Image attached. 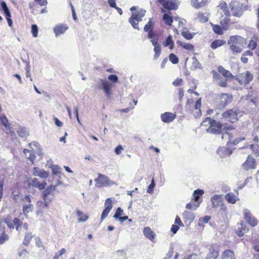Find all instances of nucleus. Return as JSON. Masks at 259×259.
I'll return each mask as SVG.
<instances>
[{"instance_id": "1", "label": "nucleus", "mask_w": 259, "mask_h": 259, "mask_svg": "<svg viewBox=\"0 0 259 259\" xmlns=\"http://www.w3.org/2000/svg\"><path fill=\"white\" fill-rule=\"evenodd\" d=\"M130 10L134 12L132 13L129 18V22L135 29L139 30V23L142 21V18L145 16L146 11L144 9H139L136 6L132 7Z\"/></svg>"}, {"instance_id": "2", "label": "nucleus", "mask_w": 259, "mask_h": 259, "mask_svg": "<svg viewBox=\"0 0 259 259\" xmlns=\"http://www.w3.org/2000/svg\"><path fill=\"white\" fill-rule=\"evenodd\" d=\"M245 41V39L240 36L232 35L230 37L228 44L234 54H239L242 52Z\"/></svg>"}, {"instance_id": "3", "label": "nucleus", "mask_w": 259, "mask_h": 259, "mask_svg": "<svg viewBox=\"0 0 259 259\" xmlns=\"http://www.w3.org/2000/svg\"><path fill=\"white\" fill-rule=\"evenodd\" d=\"M239 109L233 108L227 110L222 114L221 121L224 124H232L238 120Z\"/></svg>"}, {"instance_id": "4", "label": "nucleus", "mask_w": 259, "mask_h": 259, "mask_svg": "<svg viewBox=\"0 0 259 259\" xmlns=\"http://www.w3.org/2000/svg\"><path fill=\"white\" fill-rule=\"evenodd\" d=\"M201 126H207V131L208 133L219 134L221 133L222 130L223 124L221 123L216 122L214 119H211L210 117H206L201 123Z\"/></svg>"}, {"instance_id": "5", "label": "nucleus", "mask_w": 259, "mask_h": 259, "mask_svg": "<svg viewBox=\"0 0 259 259\" xmlns=\"http://www.w3.org/2000/svg\"><path fill=\"white\" fill-rule=\"evenodd\" d=\"M155 22L153 18H149L148 22L144 27V31L147 33V37L152 40L157 38L158 34L154 30Z\"/></svg>"}, {"instance_id": "6", "label": "nucleus", "mask_w": 259, "mask_h": 259, "mask_svg": "<svg viewBox=\"0 0 259 259\" xmlns=\"http://www.w3.org/2000/svg\"><path fill=\"white\" fill-rule=\"evenodd\" d=\"M238 134L236 132H234L233 133L225 132L223 134L222 138H228V141L227 142V143L233 145H236L240 142L245 140V138L238 137Z\"/></svg>"}, {"instance_id": "7", "label": "nucleus", "mask_w": 259, "mask_h": 259, "mask_svg": "<svg viewBox=\"0 0 259 259\" xmlns=\"http://www.w3.org/2000/svg\"><path fill=\"white\" fill-rule=\"evenodd\" d=\"M32 198V197L30 195H27L22 199V201L25 203L23 205L22 211L26 217H27L29 212H32L34 209V206L31 203Z\"/></svg>"}, {"instance_id": "8", "label": "nucleus", "mask_w": 259, "mask_h": 259, "mask_svg": "<svg viewBox=\"0 0 259 259\" xmlns=\"http://www.w3.org/2000/svg\"><path fill=\"white\" fill-rule=\"evenodd\" d=\"M218 71L225 78V80L219 81L218 85L222 87H226L227 86V81L233 79L234 78V76L229 71L225 69L221 66H219L218 67Z\"/></svg>"}, {"instance_id": "9", "label": "nucleus", "mask_w": 259, "mask_h": 259, "mask_svg": "<svg viewBox=\"0 0 259 259\" xmlns=\"http://www.w3.org/2000/svg\"><path fill=\"white\" fill-rule=\"evenodd\" d=\"M233 99L232 95L227 93H222L217 96V101L220 107H225L230 104Z\"/></svg>"}, {"instance_id": "10", "label": "nucleus", "mask_w": 259, "mask_h": 259, "mask_svg": "<svg viewBox=\"0 0 259 259\" xmlns=\"http://www.w3.org/2000/svg\"><path fill=\"white\" fill-rule=\"evenodd\" d=\"M56 186L50 185L43 192L42 198L44 200V206L46 208L48 207L49 203L52 201L53 196L49 198L48 196L53 194L56 190Z\"/></svg>"}, {"instance_id": "11", "label": "nucleus", "mask_w": 259, "mask_h": 259, "mask_svg": "<svg viewBox=\"0 0 259 259\" xmlns=\"http://www.w3.org/2000/svg\"><path fill=\"white\" fill-rule=\"evenodd\" d=\"M220 254V248L216 244L208 246V252L205 259H218Z\"/></svg>"}, {"instance_id": "12", "label": "nucleus", "mask_w": 259, "mask_h": 259, "mask_svg": "<svg viewBox=\"0 0 259 259\" xmlns=\"http://www.w3.org/2000/svg\"><path fill=\"white\" fill-rule=\"evenodd\" d=\"M100 81L101 84H97L96 88L98 89H103L105 95L108 98H110L112 96V84L106 80L101 79Z\"/></svg>"}, {"instance_id": "13", "label": "nucleus", "mask_w": 259, "mask_h": 259, "mask_svg": "<svg viewBox=\"0 0 259 259\" xmlns=\"http://www.w3.org/2000/svg\"><path fill=\"white\" fill-rule=\"evenodd\" d=\"M229 6L233 16L240 17L242 15V7L239 2L236 0L232 1L229 4Z\"/></svg>"}, {"instance_id": "14", "label": "nucleus", "mask_w": 259, "mask_h": 259, "mask_svg": "<svg viewBox=\"0 0 259 259\" xmlns=\"http://www.w3.org/2000/svg\"><path fill=\"white\" fill-rule=\"evenodd\" d=\"M253 79V75L248 71H246L237 76L236 79L241 85H246Z\"/></svg>"}, {"instance_id": "15", "label": "nucleus", "mask_w": 259, "mask_h": 259, "mask_svg": "<svg viewBox=\"0 0 259 259\" xmlns=\"http://www.w3.org/2000/svg\"><path fill=\"white\" fill-rule=\"evenodd\" d=\"M242 167L243 169L246 170L255 169L256 167L255 159L252 156L248 155L245 161L242 164Z\"/></svg>"}, {"instance_id": "16", "label": "nucleus", "mask_w": 259, "mask_h": 259, "mask_svg": "<svg viewBox=\"0 0 259 259\" xmlns=\"http://www.w3.org/2000/svg\"><path fill=\"white\" fill-rule=\"evenodd\" d=\"M158 2L167 10H176L178 8V4L176 0H158Z\"/></svg>"}, {"instance_id": "17", "label": "nucleus", "mask_w": 259, "mask_h": 259, "mask_svg": "<svg viewBox=\"0 0 259 259\" xmlns=\"http://www.w3.org/2000/svg\"><path fill=\"white\" fill-rule=\"evenodd\" d=\"M96 185L98 187H101L105 186H108L111 184L110 179L102 174H98V177L95 180Z\"/></svg>"}, {"instance_id": "18", "label": "nucleus", "mask_w": 259, "mask_h": 259, "mask_svg": "<svg viewBox=\"0 0 259 259\" xmlns=\"http://www.w3.org/2000/svg\"><path fill=\"white\" fill-rule=\"evenodd\" d=\"M105 208L103 210L101 217V220L102 221L108 215L109 212L113 207V203L111 198H108L105 200L104 203Z\"/></svg>"}, {"instance_id": "19", "label": "nucleus", "mask_w": 259, "mask_h": 259, "mask_svg": "<svg viewBox=\"0 0 259 259\" xmlns=\"http://www.w3.org/2000/svg\"><path fill=\"white\" fill-rule=\"evenodd\" d=\"M204 194V191L201 189H197L193 192V198L192 199V201H194L196 203L195 205V208H197L200 204L202 201V195Z\"/></svg>"}, {"instance_id": "20", "label": "nucleus", "mask_w": 259, "mask_h": 259, "mask_svg": "<svg viewBox=\"0 0 259 259\" xmlns=\"http://www.w3.org/2000/svg\"><path fill=\"white\" fill-rule=\"evenodd\" d=\"M244 219L246 222L251 227H255L257 224L258 221L257 219L250 212L245 213Z\"/></svg>"}, {"instance_id": "21", "label": "nucleus", "mask_w": 259, "mask_h": 259, "mask_svg": "<svg viewBox=\"0 0 259 259\" xmlns=\"http://www.w3.org/2000/svg\"><path fill=\"white\" fill-rule=\"evenodd\" d=\"M176 115L171 112H166L161 114V120L164 123H169L172 121L176 118Z\"/></svg>"}, {"instance_id": "22", "label": "nucleus", "mask_w": 259, "mask_h": 259, "mask_svg": "<svg viewBox=\"0 0 259 259\" xmlns=\"http://www.w3.org/2000/svg\"><path fill=\"white\" fill-rule=\"evenodd\" d=\"M151 42L154 47V51L155 54L153 58L154 60H156L159 57L161 53V47L158 42V38H156L155 40H151Z\"/></svg>"}, {"instance_id": "23", "label": "nucleus", "mask_w": 259, "mask_h": 259, "mask_svg": "<svg viewBox=\"0 0 259 259\" xmlns=\"http://www.w3.org/2000/svg\"><path fill=\"white\" fill-rule=\"evenodd\" d=\"M211 202L213 208H218L223 205L222 197L219 195H215L211 198Z\"/></svg>"}, {"instance_id": "24", "label": "nucleus", "mask_w": 259, "mask_h": 259, "mask_svg": "<svg viewBox=\"0 0 259 259\" xmlns=\"http://www.w3.org/2000/svg\"><path fill=\"white\" fill-rule=\"evenodd\" d=\"M47 183L46 181H43L40 183L38 181V180L35 178L32 180L31 185L35 188H37L40 190L44 189L47 186Z\"/></svg>"}, {"instance_id": "25", "label": "nucleus", "mask_w": 259, "mask_h": 259, "mask_svg": "<svg viewBox=\"0 0 259 259\" xmlns=\"http://www.w3.org/2000/svg\"><path fill=\"white\" fill-rule=\"evenodd\" d=\"M6 224L9 228L13 229L15 227L16 229L18 231L19 230V228L22 225V222L18 218H15L14 219L13 222L8 221H6Z\"/></svg>"}, {"instance_id": "26", "label": "nucleus", "mask_w": 259, "mask_h": 259, "mask_svg": "<svg viewBox=\"0 0 259 259\" xmlns=\"http://www.w3.org/2000/svg\"><path fill=\"white\" fill-rule=\"evenodd\" d=\"M221 259H236V258L233 250L225 249L222 252Z\"/></svg>"}, {"instance_id": "27", "label": "nucleus", "mask_w": 259, "mask_h": 259, "mask_svg": "<svg viewBox=\"0 0 259 259\" xmlns=\"http://www.w3.org/2000/svg\"><path fill=\"white\" fill-rule=\"evenodd\" d=\"M143 234L146 237L153 241L155 237V233L149 227H145L143 229Z\"/></svg>"}, {"instance_id": "28", "label": "nucleus", "mask_w": 259, "mask_h": 259, "mask_svg": "<svg viewBox=\"0 0 259 259\" xmlns=\"http://www.w3.org/2000/svg\"><path fill=\"white\" fill-rule=\"evenodd\" d=\"M33 175L44 179L47 178L49 176V174L45 169H40L36 167L33 168Z\"/></svg>"}, {"instance_id": "29", "label": "nucleus", "mask_w": 259, "mask_h": 259, "mask_svg": "<svg viewBox=\"0 0 259 259\" xmlns=\"http://www.w3.org/2000/svg\"><path fill=\"white\" fill-rule=\"evenodd\" d=\"M123 214V211L120 207H118L116 210L114 215L113 217L116 219H118L120 222L122 223L124 221L127 220L128 219L127 216H123L121 217V215Z\"/></svg>"}, {"instance_id": "30", "label": "nucleus", "mask_w": 259, "mask_h": 259, "mask_svg": "<svg viewBox=\"0 0 259 259\" xmlns=\"http://www.w3.org/2000/svg\"><path fill=\"white\" fill-rule=\"evenodd\" d=\"M230 16H226L224 17L222 16L221 17V20L220 21V23L221 25L222 26V28L224 30H227L230 26V19L229 18Z\"/></svg>"}, {"instance_id": "31", "label": "nucleus", "mask_w": 259, "mask_h": 259, "mask_svg": "<svg viewBox=\"0 0 259 259\" xmlns=\"http://www.w3.org/2000/svg\"><path fill=\"white\" fill-rule=\"evenodd\" d=\"M68 29V27L66 25L60 24L54 28V31L56 36H58L64 33Z\"/></svg>"}, {"instance_id": "32", "label": "nucleus", "mask_w": 259, "mask_h": 259, "mask_svg": "<svg viewBox=\"0 0 259 259\" xmlns=\"http://www.w3.org/2000/svg\"><path fill=\"white\" fill-rule=\"evenodd\" d=\"M208 0H191L192 6L195 9H199L205 6Z\"/></svg>"}, {"instance_id": "33", "label": "nucleus", "mask_w": 259, "mask_h": 259, "mask_svg": "<svg viewBox=\"0 0 259 259\" xmlns=\"http://www.w3.org/2000/svg\"><path fill=\"white\" fill-rule=\"evenodd\" d=\"M225 198L228 203L231 204H235L236 201L239 200L237 196L232 192L226 194Z\"/></svg>"}, {"instance_id": "34", "label": "nucleus", "mask_w": 259, "mask_h": 259, "mask_svg": "<svg viewBox=\"0 0 259 259\" xmlns=\"http://www.w3.org/2000/svg\"><path fill=\"white\" fill-rule=\"evenodd\" d=\"M23 152L25 154L27 158L32 163H33L36 158L35 152L32 150H29L27 149H24L23 150Z\"/></svg>"}, {"instance_id": "35", "label": "nucleus", "mask_w": 259, "mask_h": 259, "mask_svg": "<svg viewBox=\"0 0 259 259\" xmlns=\"http://www.w3.org/2000/svg\"><path fill=\"white\" fill-rule=\"evenodd\" d=\"M181 35L185 39L190 40L194 37L195 33H191V32L187 28H184L181 31Z\"/></svg>"}, {"instance_id": "36", "label": "nucleus", "mask_w": 259, "mask_h": 259, "mask_svg": "<svg viewBox=\"0 0 259 259\" xmlns=\"http://www.w3.org/2000/svg\"><path fill=\"white\" fill-rule=\"evenodd\" d=\"M163 45L164 47H168L169 49L172 50L174 47V43L172 40V36L169 35L166 38V40L163 41Z\"/></svg>"}, {"instance_id": "37", "label": "nucleus", "mask_w": 259, "mask_h": 259, "mask_svg": "<svg viewBox=\"0 0 259 259\" xmlns=\"http://www.w3.org/2000/svg\"><path fill=\"white\" fill-rule=\"evenodd\" d=\"M219 7L223 11L224 14L226 16H230V13L227 4L225 1H222L220 2Z\"/></svg>"}, {"instance_id": "38", "label": "nucleus", "mask_w": 259, "mask_h": 259, "mask_svg": "<svg viewBox=\"0 0 259 259\" xmlns=\"http://www.w3.org/2000/svg\"><path fill=\"white\" fill-rule=\"evenodd\" d=\"M225 43L226 42L224 40L217 39L211 42L210 44V47L211 49L214 50L224 45V44H225Z\"/></svg>"}, {"instance_id": "39", "label": "nucleus", "mask_w": 259, "mask_h": 259, "mask_svg": "<svg viewBox=\"0 0 259 259\" xmlns=\"http://www.w3.org/2000/svg\"><path fill=\"white\" fill-rule=\"evenodd\" d=\"M177 43L183 49L188 51H193L194 49V46L189 43L183 42L180 40H178Z\"/></svg>"}, {"instance_id": "40", "label": "nucleus", "mask_w": 259, "mask_h": 259, "mask_svg": "<svg viewBox=\"0 0 259 259\" xmlns=\"http://www.w3.org/2000/svg\"><path fill=\"white\" fill-rule=\"evenodd\" d=\"M197 19L201 23H205L208 21V15L201 12H199L197 16Z\"/></svg>"}, {"instance_id": "41", "label": "nucleus", "mask_w": 259, "mask_h": 259, "mask_svg": "<svg viewBox=\"0 0 259 259\" xmlns=\"http://www.w3.org/2000/svg\"><path fill=\"white\" fill-rule=\"evenodd\" d=\"M162 19L164 21V23L166 25L171 26V24L173 22L172 17L170 16L168 14L165 13L163 15Z\"/></svg>"}, {"instance_id": "42", "label": "nucleus", "mask_w": 259, "mask_h": 259, "mask_svg": "<svg viewBox=\"0 0 259 259\" xmlns=\"http://www.w3.org/2000/svg\"><path fill=\"white\" fill-rule=\"evenodd\" d=\"M257 37H252L249 41L248 44V48L251 50H254L257 46Z\"/></svg>"}, {"instance_id": "43", "label": "nucleus", "mask_w": 259, "mask_h": 259, "mask_svg": "<svg viewBox=\"0 0 259 259\" xmlns=\"http://www.w3.org/2000/svg\"><path fill=\"white\" fill-rule=\"evenodd\" d=\"M201 99L199 98L196 101L194 106V109L196 110L197 116H200L201 115Z\"/></svg>"}, {"instance_id": "44", "label": "nucleus", "mask_w": 259, "mask_h": 259, "mask_svg": "<svg viewBox=\"0 0 259 259\" xmlns=\"http://www.w3.org/2000/svg\"><path fill=\"white\" fill-rule=\"evenodd\" d=\"M211 26L212 28V30L214 32L219 35H222L223 34V28L222 26H220L217 24H211Z\"/></svg>"}, {"instance_id": "45", "label": "nucleus", "mask_w": 259, "mask_h": 259, "mask_svg": "<svg viewBox=\"0 0 259 259\" xmlns=\"http://www.w3.org/2000/svg\"><path fill=\"white\" fill-rule=\"evenodd\" d=\"M184 220L186 223L187 222L191 223L194 220V217L193 215L189 212H185L184 213Z\"/></svg>"}, {"instance_id": "46", "label": "nucleus", "mask_w": 259, "mask_h": 259, "mask_svg": "<svg viewBox=\"0 0 259 259\" xmlns=\"http://www.w3.org/2000/svg\"><path fill=\"white\" fill-rule=\"evenodd\" d=\"M76 214L78 217V221L79 222H85L89 218V217L87 214L83 213L80 210L76 211Z\"/></svg>"}, {"instance_id": "47", "label": "nucleus", "mask_w": 259, "mask_h": 259, "mask_svg": "<svg viewBox=\"0 0 259 259\" xmlns=\"http://www.w3.org/2000/svg\"><path fill=\"white\" fill-rule=\"evenodd\" d=\"M33 236L32 235L31 233H26L24 236L23 244L25 246H27L29 244Z\"/></svg>"}, {"instance_id": "48", "label": "nucleus", "mask_w": 259, "mask_h": 259, "mask_svg": "<svg viewBox=\"0 0 259 259\" xmlns=\"http://www.w3.org/2000/svg\"><path fill=\"white\" fill-rule=\"evenodd\" d=\"M1 122L8 130L11 129L10 124L9 123L8 120L6 116L3 115L1 117Z\"/></svg>"}, {"instance_id": "49", "label": "nucleus", "mask_w": 259, "mask_h": 259, "mask_svg": "<svg viewBox=\"0 0 259 259\" xmlns=\"http://www.w3.org/2000/svg\"><path fill=\"white\" fill-rule=\"evenodd\" d=\"M247 230L246 229V227L245 226H243L242 224H241V227L240 228H238L237 230L236 231V234L237 235L241 237L244 235V233L245 232H246Z\"/></svg>"}, {"instance_id": "50", "label": "nucleus", "mask_w": 259, "mask_h": 259, "mask_svg": "<svg viewBox=\"0 0 259 259\" xmlns=\"http://www.w3.org/2000/svg\"><path fill=\"white\" fill-rule=\"evenodd\" d=\"M169 61L174 64H176L179 62V59L177 56L174 53H170L169 55Z\"/></svg>"}, {"instance_id": "51", "label": "nucleus", "mask_w": 259, "mask_h": 259, "mask_svg": "<svg viewBox=\"0 0 259 259\" xmlns=\"http://www.w3.org/2000/svg\"><path fill=\"white\" fill-rule=\"evenodd\" d=\"M52 173L54 175H59L61 174V168L58 165H54L51 167Z\"/></svg>"}, {"instance_id": "52", "label": "nucleus", "mask_w": 259, "mask_h": 259, "mask_svg": "<svg viewBox=\"0 0 259 259\" xmlns=\"http://www.w3.org/2000/svg\"><path fill=\"white\" fill-rule=\"evenodd\" d=\"M31 33L34 37H36L38 35V27L36 24L31 25Z\"/></svg>"}, {"instance_id": "53", "label": "nucleus", "mask_w": 259, "mask_h": 259, "mask_svg": "<svg viewBox=\"0 0 259 259\" xmlns=\"http://www.w3.org/2000/svg\"><path fill=\"white\" fill-rule=\"evenodd\" d=\"M4 183L5 178L0 179V201L1 200L3 195Z\"/></svg>"}, {"instance_id": "54", "label": "nucleus", "mask_w": 259, "mask_h": 259, "mask_svg": "<svg viewBox=\"0 0 259 259\" xmlns=\"http://www.w3.org/2000/svg\"><path fill=\"white\" fill-rule=\"evenodd\" d=\"M211 73L212 74V77L213 80L215 81L220 80L221 79V76L220 74L217 72L215 70H213L211 71Z\"/></svg>"}, {"instance_id": "55", "label": "nucleus", "mask_w": 259, "mask_h": 259, "mask_svg": "<svg viewBox=\"0 0 259 259\" xmlns=\"http://www.w3.org/2000/svg\"><path fill=\"white\" fill-rule=\"evenodd\" d=\"M8 239V235L5 232L2 233L0 236V244H3Z\"/></svg>"}, {"instance_id": "56", "label": "nucleus", "mask_w": 259, "mask_h": 259, "mask_svg": "<svg viewBox=\"0 0 259 259\" xmlns=\"http://www.w3.org/2000/svg\"><path fill=\"white\" fill-rule=\"evenodd\" d=\"M155 186V184L154 179H152L151 184L148 187L147 192L149 193H152Z\"/></svg>"}, {"instance_id": "57", "label": "nucleus", "mask_w": 259, "mask_h": 259, "mask_svg": "<svg viewBox=\"0 0 259 259\" xmlns=\"http://www.w3.org/2000/svg\"><path fill=\"white\" fill-rule=\"evenodd\" d=\"M108 79L113 82H117L118 81V76L115 74H111L108 76Z\"/></svg>"}, {"instance_id": "58", "label": "nucleus", "mask_w": 259, "mask_h": 259, "mask_svg": "<svg viewBox=\"0 0 259 259\" xmlns=\"http://www.w3.org/2000/svg\"><path fill=\"white\" fill-rule=\"evenodd\" d=\"M182 82H183V79L182 78H177L172 82V84L174 86L178 87V86L181 85L182 84Z\"/></svg>"}, {"instance_id": "59", "label": "nucleus", "mask_w": 259, "mask_h": 259, "mask_svg": "<svg viewBox=\"0 0 259 259\" xmlns=\"http://www.w3.org/2000/svg\"><path fill=\"white\" fill-rule=\"evenodd\" d=\"M192 201H191V202H189L188 203L186 206V208L188 209H196L197 208H195V205H196V203H195L194 202H192Z\"/></svg>"}, {"instance_id": "60", "label": "nucleus", "mask_w": 259, "mask_h": 259, "mask_svg": "<svg viewBox=\"0 0 259 259\" xmlns=\"http://www.w3.org/2000/svg\"><path fill=\"white\" fill-rule=\"evenodd\" d=\"M178 92H178L179 98L180 101H181L183 98L184 96V89L181 88H179Z\"/></svg>"}, {"instance_id": "61", "label": "nucleus", "mask_w": 259, "mask_h": 259, "mask_svg": "<svg viewBox=\"0 0 259 259\" xmlns=\"http://www.w3.org/2000/svg\"><path fill=\"white\" fill-rule=\"evenodd\" d=\"M37 4L40 6H46L48 4L47 0H34Z\"/></svg>"}, {"instance_id": "62", "label": "nucleus", "mask_w": 259, "mask_h": 259, "mask_svg": "<svg viewBox=\"0 0 259 259\" xmlns=\"http://www.w3.org/2000/svg\"><path fill=\"white\" fill-rule=\"evenodd\" d=\"M174 253V249L172 247L169 248L167 253L166 254L165 257H164V259H169L171 258L173 255Z\"/></svg>"}, {"instance_id": "63", "label": "nucleus", "mask_w": 259, "mask_h": 259, "mask_svg": "<svg viewBox=\"0 0 259 259\" xmlns=\"http://www.w3.org/2000/svg\"><path fill=\"white\" fill-rule=\"evenodd\" d=\"M210 217L206 215L204 217L201 218L199 219L200 222H201L203 223H207L208 222V221L210 220Z\"/></svg>"}, {"instance_id": "64", "label": "nucleus", "mask_w": 259, "mask_h": 259, "mask_svg": "<svg viewBox=\"0 0 259 259\" xmlns=\"http://www.w3.org/2000/svg\"><path fill=\"white\" fill-rule=\"evenodd\" d=\"M251 148L254 153L257 155H259V147L257 145H252Z\"/></svg>"}]
</instances>
